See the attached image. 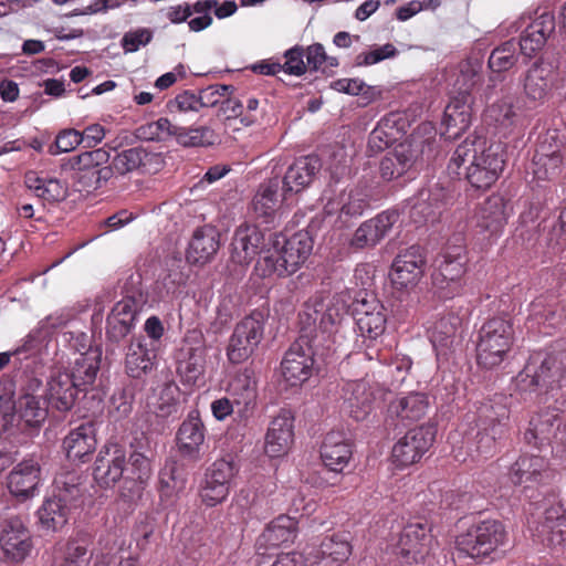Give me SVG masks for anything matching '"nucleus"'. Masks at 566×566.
<instances>
[{"instance_id":"nucleus-1","label":"nucleus","mask_w":566,"mask_h":566,"mask_svg":"<svg viewBox=\"0 0 566 566\" xmlns=\"http://www.w3.org/2000/svg\"><path fill=\"white\" fill-rule=\"evenodd\" d=\"M345 313V303L337 295H315L300 313V336L290 346L281 363L285 381L298 386L313 374L314 356L321 347L329 348Z\"/></svg>"},{"instance_id":"nucleus-2","label":"nucleus","mask_w":566,"mask_h":566,"mask_svg":"<svg viewBox=\"0 0 566 566\" xmlns=\"http://www.w3.org/2000/svg\"><path fill=\"white\" fill-rule=\"evenodd\" d=\"M504 164L503 146L474 133L457 146L447 169L451 177L464 176L472 187L488 189L497 180Z\"/></svg>"},{"instance_id":"nucleus-3","label":"nucleus","mask_w":566,"mask_h":566,"mask_svg":"<svg viewBox=\"0 0 566 566\" xmlns=\"http://www.w3.org/2000/svg\"><path fill=\"white\" fill-rule=\"evenodd\" d=\"M312 250L313 241L307 232L300 231L291 238L270 233L269 248L265 255L258 260L255 271L263 277L292 275L304 264Z\"/></svg>"},{"instance_id":"nucleus-4","label":"nucleus","mask_w":566,"mask_h":566,"mask_svg":"<svg viewBox=\"0 0 566 566\" xmlns=\"http://www.w3.org/2000/svg\"><path fill=\"white\" fill-rule=\"evenodd\" d=\"M514 336L510 319L497 316L486 321L478 332L475 344L478 365L490 370L500 367L510 356Z\"/></svg>"},{"instance_id":"nucleus-5","label":"nucleus","mask_w":566,"mask_h":566,"mask_svg":"<svg viewBox=\"0 0 566 566\" xmlns=\"http://www.w3.org/2000/svg\"><path fill=\"white\" fill-rule=\"evenodd\" d=\"M476 413L479 428L476 452L481 458L486 459L495 452L496 441L502 439L509 430L510 410L506 398L503 395H495L483 401Z\"/></svg>"},{"instance_id":"nucleus-6","label":"nucleus","mask_w":566,"mask_h":566,"mask_svg":"<svg viewBox=\"0 0 566 566\" xmlns=\"http://www.w3.org/2000/svg\"><path fill=\"white\" fill-rule=\"evenodd\" d=\"M467 262L463 243L449 244L437 259V266L432 273V285L440 298L451 300L463 293Z\"/></svg>"},{"instance_id":"nucleus-7","label":"nucleus","mask_w":566,"mask_h":566,"mask_svg":"<svg viewBox=\"0 0 566 566\" xmlns=\"http://www.w3.org/2000/svg\"><path fill=\"white\" fill-rule=\"evenodd\" d=\"M506 538L503 524L495 520H488L460 534L455 544L460 553L471 558H481L503 546Z\"/></svg>"},{"instance_id":"nucleus-8","label":"nucleus","mask_w":566,"mask_h":566,"mask_svg":"<svg viewBox=\"0 0 566 566\" xmlns=\"http://www.w3.org/2000/svg\"><path fill=\"white\" fill-rule=\"evenodd\" d=\"M91 536L77 533L55 548L54 566H109L114 556L109 553H97L90 549Z\"/></svg>"},{"instance_id":"nucleus-9","label":"nucleus","mask_w":566,"mask_h":566,"mask_svg":"<svg viewBox=\"0 0 566 566\" xmlns=\"http://www.w3.org/2000/svg\"><path fill=\"white\" fill-rule=\"evenodd\" d=\"M264 325L261 315L252 314L241 319L229 338L227 357L232 364H241L249 359L263 338Z\"/></svg>"},{"instance_id":"nucleus-10","label":"nucleus","mask_w":566,"mask_h":566,"mask_svg":"<svg viewBox=\"0 0 566 566\" xmlns=\"http://www.w3.org/2000/svg\"><path fill=\"white\" fill-rule=\"evenodd\" d=\"M436 542L431 528L426 522L407 524L398 541V553L406 564L429 562L434 554Z\"/></svg>"},{"instance_id":"nucleus-11","label":"nucleus","mask_w":566,"mask_h":566,"mask_svg":"<svg viewBox=\"0 0 566 566\" xmlns=\"http://www.w3.org/2000/svg\"><path fill=\"white\" fill-rule=\"evenodd\" d=\"M238 468L232 460L219 459L206 471L200 488L201 501L207 506L222 503L229 495Z\"/></svg>"},{"instance_id":"nucleus-12","label":"nucleus","mask_w":566,"mask_h":566,"mask_svg":"<svg viewBox=\"0 0 566 566\" xmlns=\"http://www.w3.org/2000/svg\"><path fill=\"white\" fill-rule=\"evenodd\" d=\"M423 153V142L415 138L398 144L380 161V176L385 180L397 179L411 171Z\"/></svg>"},{"instance_id":"nucleus-13","label":"nucleus","mask_w":566,"mask_h":566,"mask_svg":"<svg viewBox=\"0 0 566 566\" xmlns=\"http://www.w3.org/2000/svg\"><path fill=\"white\" fill-rule=\"evenodd\" d=\"M0 549L6 559L12 563H21L30 556L33 549L32 535L20 517H11L3 522Z\"/></svg>"},{"instance_id":"nucleus-14","label":"nucleus","mask_w":566,"mask_h":566,"mask_svg":"<svg viewBox=\"0 0 566 566\" xmlns=\"http://www.w3.org/2000/svg\"><path fill=\"white\" fill-rule=\"evenodd\" d=\"M434 434L429 427L409 430L392 447V463L398 468H406L418 462L432 446Z\"/></svg>"},{"instance_id":"nucleus-15","label":"nucleus","mask_w":566,"mask_h":566,"mask_svg":"<svg viewBox=\"0 0 566 566\" xmlns=\"http://www.w3.org/2000/svg\"><path fill=\"white\" fill-rule=\"evenodd\" d=\"M558 74L549 63L535 62L523 78V93L533 106L544 104L556 86Z\"/></svg>"},{"instance_id":"nucleus-16","label":"nucleus","mask_w":566,"mask_h":566,"mask_svg":"<svg viewBox=\"0 0 566 566\" xmlns=\"http://www.w3.org/2000/svg\"><path fill=\"white\" fill-rule=\"evenodd\" d=\"M340 410L355 421H364L374 409L375 389L366 380L346 382L342 388Z\"/></svg>"},{"instance_id":"nucleus-17","label":"nucleus","mask_w":566,"mask_h":566,"mask_svg":"<svg viewBox=\"0 0 566 566\" xmlns=\"http://www.w3.org/2000/svg\"><path fill=\"white\" fill-rule=\"evenodd\" d=\"M231 245L233 261L247 265L259 253L265 254V250L269 248V238H265V233L258 226L242 223L235 229Z\"/></svg>"},{"instance_id":"nucleus-18","label":"nucleus","mask_w":566,"mask_h":566,"mask_svg":"<svg viewBox=\"0 0 566 566\" xmlns=\"http://www.w3.org/2000/svg\"><path fill=\"white\" fill-rule=\"evenodd\" d=\"M40 482L41 467L33 458L18 463L7 478L9 492L19 501L34 497L39 493Z\"/></svg>"},{"instance_id":"nucleus-19","label":"nucleus","mask_w":566,"mask_h":566,"mask_svg":"<svg viewBox=\"0 0 566 566\" xmlns=\"http://www.w3.org/2000/svg\"><path fill=\"white\" fill-rule=\"evenodd\" d=\"M126 453L116 443L104 446L95 460L94 480L102 488H109L125 479Z\"/></svg>"},{"instance_id":"nucleus-20","label":"nucleus","mask_w":566,"mask_h":566,"mask_svg":"<svg viewBox=\"0 0 566 566\" xmlns=\"http://www.w3.org/2000/svg\"><path fill=\"white\" fill-rule=\"evenodd\" d=\"M462 324V319L453 314L449 313L434 321H428L426 328L428 337L436 350L437 360L439 363L447 361L451 354L455 334Z\"/></svg>"},{"instance_id":"nucleus-21","label":"nucleus","mask_w":566,"mask_h":566,"mask_svg":"<svg viewBox=\"0 0 566 566\" xmlns=\"http://www.w3.org/2000/svg\"><path fill=\"white\" fill-rule=\"evenodd\" d=\"M352 555V546L345 534L326 536L318 547H314L306 560L312 566H343Z\"/></svg>"},{"instance_id":"nucleus-22","label":"nucleus","mask_w":566,"mask_h":566,"mask_svg":"<svg viewBox=\"0 0 566 566\" xmlns=\"http://www.w3.org/2000/svg\"><path fill=\"white\" fill-rule=\"evenodd\" d=\"M560 426L562 419L557 409H541L531 417L524 439L527 444L541 448L557 438Z\"/></svg>"},{"instance_id":"nucleus-23","label":"nucleus","mask_w":566,"mask_h":566,"mask_svg":"<svg viewBox=\"0 0 566 566\" xmlns=\"http://www.w3.org/2000/svg\"><path fill=\"white\" fill-rule=\"evenodd\" d=\"M114 168L117 175L154 174L159 169L160 157L142 146L132 147L117 153L114 158Z\"/></svg>"},{"instance_id":"nucleus-24","label":"nucleus","mask_w":566,"mask_h":566,"mask_svg":"<svg viewBox=\"0 0 566 566\" xmlns=\"http://www.w3.org/2000/svg\"><path fill=\"white\" fill-rule=\"evenodd\" d=\"M80 390L70 373L55 369L46 381L45 399L52 408L67 411L73 407Z\"/></svg>"},{"instance_id":"nucleus-25","label":"nucleus","mask_w":566,"mask_h":566,"mask_svg":"<svg viewBox=\"0 0 566 566\" xmlns=\"http://www.w3.org/2000/svg\"><path fill=\"white\" fill-rule=\"evenodd\" d=\"M294 418L289 410H282L270 422L265 434L264 451L271 458L287 453L294 439Z\"/></svg>"},{"instance_id":"nucleus-26","label":"nucleus","mask_w":566,"mask_h":566,"mask_svg":"<svg viewBox=\"0 0 566 566\" xmlns=\"http://www.w3.org/2000/svg\"><path fill=\"white\" fill-rule=\"evenodd\" d=\"M424 264L423 256L413 247L399 254L391 265L392 284L399 289L415 286L423 275Z\"/></svg>"},{"instance_id":"nucleus-27","label":"nucleus","mask_w":566,"mask_h":566,"mask_svg":"<svg viewBox=\"0 0 566 566\" xmlns=\"http://www.w3.org/2000/svg\"><path fill=\"white\" fill-rule=\"evenodd\" d=\"M396 211H384L363 222L355 231L350 244L357 249L370 248L378 244L398 221Z\"/></svg>"},{"instance_id":"nucleus-28","label":"nucleus","mask_w":566,"mask_h":566,"mask_svg":"<svg viewBox=\"0 0 566 566\" xmlns=\"http://www.w3.org/2000/svg\"><path fill=\"white\" fill-rule=\"evenodd\" d=\"M384 305L374 296L364 298L356 307V325L364 338L376 340L386 328Z\"/></svg>"},{"instance_id":"nucleus-29","label":"nucleus","mask_w":566,"mask_h":566,"mask_svg":"<svg viewBox=\"0 0 566 566\" xmlns=\"http://www.w3.org/2000/svg\"><path fill=\"white\" fill-rule=\"evenodd\" d=\"M97 444L96 427L86 421L70 430L63 439V449L70 461L84 462L95 451Z\"/></svg>"},{"instance_id":"nucleus-30","label":"nucleus","mask_w":566,"mask_h":566,"mask_svg":"<svg viewBox=\"0 0 566 566\" xmlns=\"http://www.w3.org/2000/svg\"><path fill=\"white\" fill-rule=\"evenodd\" d=\"M109 160V153L104 148H97L81 153L69 158L62 169L70 174L71 178L87 187V182L94 177L96 168Z\"/></svg>"},{"instance_id":"nucleus-31","label":"nucleus","mask_w":566,"mask_h":566,"mask_svg":"<svg viewBox=\"0 0 566 566\" xmlns=\"http://www.w3.org/2000/svg\"><path fill=\"white\" fill-rule=\"evenodd\" d=\"M352 444L343 431L328 432L321 447L324 465L332 472L340 473L352 458Z\"/></svg>"},{"instance_id":"nucleus-32","label":"nucleus","mask_w":566,"mask_h":566,"mask_svg":"<svg viewBox=\"0 0 566 566\" xmlns=\"http://www.w3.org/2000/svg\"><path fill=\"white\" fill-rule=\"evenodd\" d=\"M551 476L548 461L537 454H523L511 467L510 479L516 485L538 484Z\"/></svg>"},{"instance_id":"nucleus-33","label":"nucleus","mask_w":566,"mask_h":566,"mask_svg":"<svg viewBox=\"0 0 566 566\" xmlns=\"http://www.w3.org/2000/svg\"><path fill=\"white\" fill-rule=\"evenodd\" d=\"M227 391L238 407L239 415L247 417L258 397L254 371L250 368L238 371L230 379Z\"/></svg>"},{"instance_id":"nucleus-34","label":"nucleus","mask_w":566,"mask_h":566,"mask_svg":"<svg viewBox=\"0 0 566 566\" xmlns=\"http://www.w3.org/2000/svg\"><path fill=\"white\" fill-rule=\"evenodd\" d=\"M507 220L506 203L501 196H491L478 208L474 222L489 237L497 235Z\"/></svg>"},{"instance_id":"nucleus-35","label":"nucleus","mask_w":566,"mask_h":566,"mask_svg":"<svg viewBox=\"0 0 566 566\" xmlns=\"http://www.w3.org/2000/svg\"><path fill=\"white\" fill-rule=\"evenodd\" d=\"M555 30V19L549 13H543L534 19L523 31L521 40L517 43L521 53L532 56L539 51L547 39Z\"/></svg>"},{"instance_id":"nucleus-36","label":"nucleus","mask_w":566,"mask_h":566,"mask_svg":"<svg viewBox=\"0 0 566 566\" xmlns=\"http://www.w3.org/2000/svg\"><path fill=\"white\" fill-rule=\"evenodd\" d=\"M429 408V399L424 394L410 392L397 397L388 406V417L391 420L406 423L420 420Z\"/></svg>"},{"instance_id":"nucleus-37","label":"nucleus","mask_w":566,"mask_h":566,"mask_svg":"<svg viewBox=\"0 0 566 566\" xmlns=\"http://www.w3.org/2000/svg\"><path fill=\"white\" fill-rule=\"evenodd\" d=\"M279 181L276 179L262 184L255 193L252 207L256 219L273 223L281 216Z\"/></svg>"},{"instance_id":"nucleus-38","label":"nucleus","mask_w":566,"mask_h":566,"mask_svg":"<svg viewBox=\"0 0 566 566\" xmlns=\"http://www.w3.org/2000/svg\"><path fill=\"white\" fill-rule=\"evenodd\" d=\"M319 168L316 157L306 156L296 159L286 170L283 178V195L297 193L306 188Z\"/></svg>"},{"instance_id":"nucleus-39","label":"nucleus","mask_w":566,"mask_h":566,"mask_svg":"<svg viewBox=\"0 0 566 566\" xmlns=\"http://www.w3.org/2000/svg\"><path fill=\"white\" fill-rule=\"evenodd\" d=\"M531 359L536 361L538 376L546 389L553 390L559 385L566 371V352L535 353Z\"/></svg>"},{"instance_id":"nucleus-40","label":"nucleus","mask_w":566,"mask_h":566,"mask_svg":"<svg viewBox=\"0 0 566 566\" xmlns=\"http://www.w3.org/2000/svg\"><path fill=\"white\" fill-rule=\"evenodd\" d=\"M324 198L327 199L325 211L328 214L340 212V214L357 217L361 216L368 207V193L364 188H349L336 199L327 197V192H325Z\"/></svg>"},{"instance_id":"nucleus-41","label":"nucleus","mask_w":566,"mask_h":566,"mask_svg":"<svg viewBox=\"0 0 566 566\" xmlns=\"http://www.w3.org/2000/svg\"><path fill=\"white\" fill-rule=\"evenodd\" d=\"M71 510L72 506L65 503V497L53 495L45 499L36 511L41 528L48 532L62 530L69 521Z\"/></svg>"},{"instance_id":"nucleus-42","label":"nucleus","mask_w":566,"mask_h":566,"mask_svg":"<svg viewBox=\"0 0 566 566\" xmlns=\"http://www.w3.org/2000/svg\"><path fill=\"white\" fill-rule=\"evenodd\" d=\"M219 249L217 232L213 228L205 227L197 229L189 242L186 258L193 264H205L216 254Z\"/></svg>"},{"instance_id":"nucleus-43","label":"nucleus","mask_w":566,"mask_h":566,"mask_svg":"<svg viewBox=\"0 0 566 566\" xmlns=\"http://www.w3.org/2000/svg\"><path fill=\"white\" fill-rule=\"evenodd\" d=\"M203 441V423L197 412H191L181 423L177 433L179 450L184 455L195 458L198 454L199 448Z\"/></svg>"},{"instance_id":"nucleus-44","label":"nucleus","mask_w":566,"mask_h":566,"mask_svg":"<svg viewBox=\"0 0 566 566\" xmlns=\"http://www.w3.org/2000/svg\"><path fill=\"white\" fill-rule=\"evenodd\" d=\"M485 120L499 129L509 132L522 125L523 114L511 97L494 102L485 112Z\"/></svg>"},{"instance_id":"nucleus-45","label":"nucleus","mask_w":566,"mask_h":566,"mask_svg":"<svg viewBox=\"0 0 566 566\" xmlns=\"http://www.w3.org/2000/svg\"><path fill=\"white\" fill-rule=\"evenodd\" d=\"M156 365V352L140 340L132 342L126 352L125 369L128 376L142 378Z\"/></svg>"},{"instance_id":"nucleus-46","label":"nucleus","mask_w":566,"mask_h":566,"mask_svg":"<svg viewBox=\"0 0 566 566\" xmlns=\"http://www.w3.org/2000/svg\"><path fill=\"white\" fill-rule=\"evenodd\" d=\"M405 134V122L397 114H390L379 120L369 135V146L381 150L399 140Z\"/></svg>"},{"instance_id":"nucleus-47","label":"nucleus","mask_w":566,"mask_h":566,"mask_svg":"<svg viewBox=\"0 0 566 566\" xmlns=\"http://www.w3.org/2000/svg\"><path fill=\"white\" fill-rule=\"evenodd\" d=\"M296 524L293 517L280 515L268 525L259 541L270 547L293 543L297 533Z\"/></svg>"},{"instance_id":"nucleus-48","label":"nucleus","mask_w":566,"mask_h":566,"mask_svg":"<svg viewBox=\"0 0 566 566\" xmlns=\"http://www.w3.org/2000/svg\"><path fill=\"white\" fill-rule=\"evenodd\" d=\"M101 358L102 349H91L74 359L70 375L76 380V385L81 390L95 381L99 370Z\"/></svg>"},{"instance_id":"nucleus-49","label":"nucleus","mask_w":566,"mask_h":566,"mask_svg":"<svg viewBox=\"0 0 566 566\" xmlns=\"http://www.w3.org/2000/svg\"><path fill=\"white\" fill-rule=\"evenodd\" d=\"M24 182L36 197L48 202H57L67 196V187L63 182L55 178H42L34 171L25 175Z\"/></svg>"},{"instance_id":"nucleus-50","label":"nucleus","mask_w":566,"mask_h":566,"mask_svg":"<svg viewBox=\"0 0 566 566\" xmlns=\"http://www.w3.org/2000/svg\"><path fill=\"white\" fill-rule=\"evenodd\" d=\"M472 98L457 96L447 105L444 111V124L447 129H454L453 135L464 132L471 124Z\"/></svg>"},{"instance_id":"nucleus-51","label":"nucleus","mask_w":566,"mask_h":566,"mask_svg":"<svg viewBox=\"0 0 566 566\" xmlns=\"http://www.w3.org/2000/svg\"><path fill=\"white\" fill-rule=\"evenodd\" d=\"M125 482L132 481L133 486L130 488L135 493H139L143 484H145L153 472L151 460L147 454V451L135 450L129 457V467L125 469Z\"/></svg>"},{"instance_id":"nucleus-52","label":"nucleus","mask_w":566,"mask_h":566,"mask_svg":"<svg viewBox=\"0 0 566 566\" xmlns=\"http://www.w3.org/2000/svg\"><path fill=\"white\" fill-rule=\"evenodd\" d=\"M544 528L548 531L547 542L553 546L566 545V509L556 503L545 510Z\"/></svg>"},{"instance_id":"nucleus-53","label":"nucleus","mask_w":566,"mask_h":566,"mask_svg":"<svg viewBox=\"0 0 566 566\" xmlns=\"http://www.w3.org/2000/svg\"><path fill=\"white\" fill-rule=\"evenodd\" d=\"M482 82V65L479 62L464 61L460 64L454 81V91L462 98H472L471 92Z\"/></svg>"},{"instance_id":"nucleus-54","label":"nucleus","mask_w":566,"mask_h":566,"mask_svg":"<svg viewBox=\"0 0 566 566\" xmlns=\"http://www.w3.org/2000/svg\"><path fill=\"white\" fill-rule=\"evenodd\" d=\"M218 139V134L209 126L180 127L176 138L177 143L184 147H207L216 144Z\"/></svg>"},{"instance_id":"nucleus-55","label":"nucleus","mask_w":566,"mask_h":566,"mask_svg":"<svg viewBox=\"0 0 566 566\" xmlns=\"http://www.w3.org/2000/svg\"><path fill=\"white\" fill-rule=\"evenodd\" d=\"M49 336L40 327L32 331L23 340V344L12 352L19 360L41 357L48 348Z\"/></svg>"},{"instance_id":"nucleus-56","label":"nucleus","mask_w":566,"mask_h":566,"mask_svg":"<svg viewBox=\"0 0 566 566\" xmlns=\"http://www.w3.org/2000/svg\"><path fill=\"white\" fill-rule=\"evenodd\" d=\"M517 62V42L509 40L495 48L489 56V67L501 73L512 69Z\"/></svg>"},{"instance_id":"nucleus-57","label":"nucleus","mask_w":566,"mask_h":566,"mask_svg":"<svg viewBox=\"0 0 566 566\" xmlns=\"http://www.w3.org/2000/svg\"><path fill=\"white\" fill-rule=\"evenodd\" d=\"M565 136H560L557 130H547L538 138L534 155H536V164L542 165L541 160L547 157H563V149L565 148Z\"/></svg>"},{"instance_id":"nucleus-58","label":"nucleus","mask_w":566,"mask_h":566,"mask_svg":"<svg viewBox=\"0 0 566 566\" xmlns=\"http://www.w3.org/2000/svg\"><path fill=\"white\" fill-rule=\"evenodd\" d=\"M83 323H73L72 328H67L61 334V339L71 349L78 353V356L91 349H101L98 346H92V337L84 331Z\"/></svg>"},{"instance_id":"nucleus-59","label":"nucleus","mask_w":566,"mask_h":566,"mask_svg":"<svg viewBox=\"0 0 566 566\" xmlns=\"http://www.w3.org/2000/svg\"><path fill=\"white\" fill-rule=\"evenodd\" d=\"M374 354L376 355V358L380 361L387 365V373L392 377V385H401L410 368H411V360L409 357L406 356H396L394 359H391L390 363L387 364L386 357L379 350H367L365 353L366 357L368 359L374 358Z\"/></svg>"},{"instance_id":"nucleus-60","label":"nucleus","mask_w":566,"mask_h":566,"mask_svg":"<svg viewBox=\"0 0 566 566\" xmlns=\"http://www.w3.org/2000/svg\"><path fill=\"white\" fill-rule=\"evenodd\" d=\"M205 356L206 350L201 345L189 349L188 358L179 365V371L185 375L187 381L195 382L203 374Z\"/></svg>"},{"instance_id":"nucleus-61","label":"nucleus","mask_w":566,"mask_h":566,"mask_svg":"<svg viewBox=\"0 0 566 566\" xmlns=\"http://www.w3.org/2000/svg\"><path fill=\"white\" fill-rule=\"evenodd\" d=\"M243 104L235 98H228L221 102L220 112L224 115L226 126L238 130V123L243 126H250L254 119L249 116H243Z\"/></svg>"},{"instance_id":"nucleus-62","label":"nucleus","mask_w":566,"mask_h":566,"mask_svg":"<svg viewBox=\"0 0 566 566\" xmlns=\"http://www.w3.org/2000/svg\"><path fill=\"white\" fill-rule=\"evenodd\" d=\"M184 486V479L176 463H166L159 472V488L164 496H171Z\"/></svg>"},{"instance_id":"nucleus-63","label":"nucleus","mask_w":566,"mask_h":566,"mask_svg":"<svg viewBox=\"0 0 566 566\" xmlns=\"http://www.w3.org/2000/svg\"><path fill=\"white\" fill-rule=\"evenodd\" d=\"M21 416L31 426L39 424L46 417V409L39 398L25 395L20 400Z\"/></svg>"},{"instance_id":"nucleus-64","label":"nucleus","mask_w":566,"mask_h":566,"mask_svg":"<svg viewBox=\"0 0 566 566\" xmlns=\"http://www.w3.org/2000/svg\"><path fill=\"white\" fill-rule=\"evenodd\" d=\"M398 51L391 43H386L381 46H375L368 52H361L355 57L356 66H370L377 64L386 59H391L397 55Z\"/></svg>"}]
</instances>
